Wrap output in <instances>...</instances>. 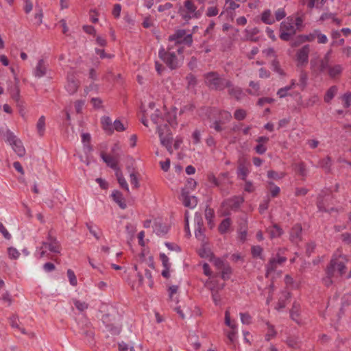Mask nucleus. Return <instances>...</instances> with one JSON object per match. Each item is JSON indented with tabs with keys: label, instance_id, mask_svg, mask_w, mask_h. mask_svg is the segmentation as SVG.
Wrapping results in <instances>:
<instances>
[{
	"label": "nucleus",
	"instance_id": "obj_44",
	"mask_svg": "<svg viewBox=\"0 0 351 351\" xmlns=\"http://www.w3.org/2000/svg\"><path fill=\"white\" fill-rule=\"evenodd\" d=\"M287 346L291 348L296 349L299 347V341L298 338L295 336H289L287 338L285 341Z\"/></svg>",
	"mask_w": 351,
	"mask_h": 351
},
{
	"label": "nucleus",
	"instance_id": "obj_51",
	"mask_svg": "<svg viewBox=\"0 0 351 351\" xmlns=\"http://www.w3.org/2000/svg\"><path fill=\"white\" fill-rule=\"evenodd\" d=\"M341 99L343 101V107L346 108H349L351 106V91L345 93Z\"/></svg>",
	"mask_w": 351,
	"mask_h": 351
},
{
	"label": "nucleus",
	"instance_id": "obj_50",
	"mask_svg": "<svg viewBox=\"0 0 351 351\" xmlns=\"http://www.w3.org/2000/svg\"><path fill=\"white\" fill-rule=\"evenodd\" d=\"M224 332L226 333V337L230 341V343H233L236 339L237 328L234 330L229 329L228 330H225Z\"/></svg>",
	"mask_w": 351,
	"mask_h": 351
},
{
	"label": "nucleus",
	"instance_id": "obj_53",
	"mask_svg": "<svg viewBox=\"0 0 351 351\" xmlns=\"http://www.w3.org/2000/svg\"><path fill=\"white\" fill-rule=\"evenodd\" d=\"M269 185L270 186V193H271V195L273 197H277L279 193H280V188L275 185L273 182H269Z\"/></svg>",
	"mask_w": 351,
	"mask_h": 351
},
{
	"label": "nucleus",
	"instance_id": "obj_43",
	"mask_svg": "<svg viewBox=\"0 0 351 351\" xmlns=\"http://www.w3.org/2000/svg\"><path fill=\"white\" fill-rule=\"evenodd\" d=\"M36 128L38 134L40 136H43L45 130V117L44 116H41L39 118L36 124Z\"/></svg>",
	"mask_w": 351,
	"mask_h": 351
},
{
	"label": "nucleus",
	"instance_id": "obj_16",
	"mask_svg": "<svg viewBox=\"0 0 351 351\" xmlns=\"http://www.w3.org/2000/svg\"><path fill=\"white\" fill-rule=\"evenodd\" d=\"M302 228L300 223H296L289 232V240L293 244H298L302 241Z\"/></svg>",
	"mask_w": 351,
	"mask_h": 351
},
{
	"label": "nucleus",
	"instance_id": "obj_24",
	"mask_svg": "<svg viewBox=\"0 0 351 351\" xmlns=\"http://www.w3.org/2000/svg\"><path fill=\"white\" fill-rule=\"evenodd\" d=\"M9 324L13 328H16L23 334H27L26 330L20 326L19 317L16 315L13 314L9 317Z\"/></svg>",
	"mask_w": 351,
	"mask_h": 351
},
{
	"label": "nucleus",
	"instance_id": "obj_40",
	"mask_svg": "<svg viewBox=\"0 0 351 351\" xmlns=\"http://www.w3.org/2000/svg\"><path fill=\"white\" fill-rule=\"evenodd\" d=\"M225 324L230 328V329H237V326L235 320H232L230 318V313L228 309L225 311Z\"/></svg>",
	"mask_w": 351,
	"mask_h": 351
},
{
	"label": "nucleus",
	"instance_id": "obj_45",
	"mask_svg": "<svg viewBox=\"0 0 351 351\" xmlns=\"http://www.w3.org/2000/svg\"><path fill=\"white\" fill-rule=\"evenodd\" d=\"M219 9L217 4L209 6L206 11V16L208 17L215 16L219 14Z\"/></svg>",
	"mask_w": 351,
	"mask_h": 351
},
{
	"label": "nucleus",
	"instance_id": "obj_64",
	"mask_svg": "<svg viewBox=\"0 0 351 351\" xmlns=\"http://www.w3.org/2000/svg\"><path fill=\"white\" fill-rule=\"evenodd\" d=\"M121 11V5L120 4L117 3V4L114 5V7H113V9L112 11V14L113 15V16L115 19H118L120 16Z\"/></svg>",
	"mask_w": 351,
	"mask_h": 351
},
{
	"label": "nucleus",
	"instance_id": "obj_4",
	"mask_svg": "<svg viewBox=\"0 0 351 351\" xmlns=\"http://www.w3.org/2000/svg\"><path fill=\"white\" fill-rule=\"evenodd\" d=\"M205 83L211 90L222 91L228 85L230 80L221 77L217 72H208L204 74Z\"/></svg>",
	"mask_w": 351,
	"mask_h": 351
},
{
	"label": "nucleus",
	"instance_id": "obj_25",
	"mask_svg": "<svg viewBox=\"0 0 351 351\" xmlns=\"http://www.w3.org/2000/svg\"><path fill=\"white\" fill-rule=\"evenodd\" d=\"M244 199L239 196H234L228 200V206L231 210H237L239 208Z\"/></svg>",
	"mask_w": 351,
	"mask_h": 351
},
{
	"label": "nucleus",
	"instance_id": "obj_9",
	"mask_svg": "<svg viewBox=\"0 0 351 351\" xmlns=\"http://www.w3.org/2000/svg\"><path fill=\"white\" fill-rule=\"evenodd\" d=\"M280 249L274 257L269 259L265 265L266 273L265 277L269 278L271 274L274 273L279 265H283L287 261V258L280 255Z\"/></svg>",
	"mask_w": 351,
	"mask_h": 351
},
{
	"label": "nucleus",
	"instance_id": "obj_62",
	"mask_svg": "<svg viewBox=\"0 0 351 351\" xmlns=\"http://www.w3.org/2000/svg\"><path fill=\"white\" fill-rule=\"evenodd\" d=\"M286 16V12L284 8H279L275 12V19L276 21H279L281 19H284Z\"/></svg>",
	"mask_w": 351,
	"mask_h": 351
},
{
	"label": "nucleus",
	"instance_id": "obj_2",
	"mask_svg": "<svg viewBox=\"0 0 351 351\" xmlns=\"http://www.w3.org/2000/svg\"><path fill=\"white\" fill-rule=\"evenodd\" d=\"M347 261L344 256H332L325 269L326 276L322 279L326 287H329L340 277H343L346 274Z\"/></svg>",
	"mask_w": 351,
	"mask_h": 351
},
{
	"label": "nucleus",
	"instance_id": "obj_32",
	"mask_svg": "<svg viewBox=\"0 0 351 351\" xmlns=\"http://www.w3.org/2000/svg\"><path fill=\"white\" fill-rule=\"evenodd\" d=\"M338 88L337 86H330L326 91L324 100L326 103H330L337 93Z\"/></svg>",
	"mask_w": 351,
	"mask_h": 351
},
{
	"label": "nucleus",
	"instance_id": "obj_6",
	"mask_svg": "<svg viewBox=\"0 0 351 351\" xmlns=\"http://www.w3.org/2000/svg\"><path fill=\"white\" fill-rule=\"evenodd\" d=\"M149 116L151 120L153 121V123L156 125H158V128L160 127L162 125L163 122L165 120L166 117V112L164 110V111H162L159 109H156L154 112H149L148 110H145L143 111V115L141 117V123L145 125L147 127V117Z\"/></svg>",
	"mask_w": 351,
	"mask_h": 351
},
{
	"label": "nucleus",
	"instance_id": "obj_19",
	"mask_svg": "<svg viewBox=\"0 0 351 351\" xmlns=\"http://www.w3.org/2000/svg\"><path fill=\"white\" fill-rule=\"evenodd\" d=\"M159 137L160 139L161 144L165 146L168 152L170 153L173 152L172 147H171V141H172V136L171 134H167L166 135L164 134L163 129H162L160 127L158 128Z\"/></svg>",
	"mask_w": 351,
	"mask_h": 351
},
{
	"label": "nucleus",
	"instance_id": "obj_37",
	"mask_svg": "<svg viewBox=\"0 0 351 351\" xmlns=\"http://www.w3.org/2000/svg\"><path fill=\"white\" fill-rule=\"evenodd\" d=\"M261 21L265 24L271 25L274 23L275 19L269 10H265L261 14Z\"/></svg>",
	"mask_w": 351,
	"mask_h": 351
},
{
	"label": "nucleus",
	"instance_id": "obj_54",
	"mask_svg": "<svg viewBox=\"0 0 351 351\" xmlns=\"http://www.w3.org/2000/svg\"><path fill=\"white\" fill-rule=\"evenodd\" d=\"M271 66L275 72L279 73L281 75H285L282 69L280 68V62L276 59H274L271 62Z\"/></svg>",
	"mask_w": 351,
	"mask_h": 351
},
{
	"label": "nucleus",
	"instance_id": "obj_13",
	"mask_svg": "<svg viewBox=\"0 0 351 351\" xmlns=\"http://www.w3.org/2000/svg\"><path fill=\"white\" fill-rule=\"evenodd\" d=\"M228 85L226 86V88L228 90V95L237 101H240L245 95L243 89L238 86H235L230 80L228 81Z\"/></svg>",
	"mask_w": 351,
	"mask_h": 351
},
{
	"label": "nucleus",
	"instance_id": "obj_26",
	"mask_svg": "<svg viewBox=\"0 0 351 351\" xmlns=\"http://www.w3.org/2000/svg\"><path fill=\"white\" fill-rule=\"evenodd\" d=\"M232 225V220L230 218H226L222 220L218 226V231L221 234L227 233Z\"/></svg>",
	"mask_w": 351,
	"mask_h": 351
},
{
	"label": "nucleus",
	"instance_id": "obj_20",
	"mask_svg": "<svg viewBox=\"0 0 351 351\" xmlns=\"http://www.w3.org/2000/svg\"><path fill=\"white\" fill-rule=\"evenodd\" d=\"M101 157L104 160V161L107 164V165L112 168V169H116L119 167V159L117 156L107 154L105 152H102L101 153Z\"/></svg>",
	"mask_w": 351,
	"mask_h": 351
},
{
	"label": "nucleus",
	"instance_id": "obj_10",
	"mask_svg": "<svg viewBox=\"0 0 351 351\" xmlns=\"http://www.w3.org/2000/svg\"><path fill=\"white\" fill-rule=\"evenodd\" d=\"M206 287L211 291L212 298L215 305H219L221 302V296L219 294V290L222 289L223 284L216 285L215 280H208L205 284Z\"/></svg>",
	"mask_w": 351,
	"mask_h": 351
},
{
	"label": "nucleus",
	"instance_id": "obj_48",
	"mask_svg": "<svg viewBox=\"0 0 351 351\" xmlns=\"http://www.w3.org/2000/svg\"><path fill=\"white\" fill-rule=\"evenodd\" d=\"M285 173L283 172L278 173V172L273 171V170H270L267 172L268 178L270 179L276 180L282 179V178L285 177Z\"/></svg>",
	"mask_w": 351,
	"mask_h": 351
},
{
	"label": "nucleus",
	"instance_id": "obj_59",
	"mask_svg": "<svg viewBox=\"0 0 351 351\" xmlns=\"http://www.w3.org/2000/svg\"><path fill=\"white\" fill-rule=\"evenodd\" d=\"M160 260L161 261L164 268L171 267V263H169V258L164 253L160 254Z\"/></svg>",
	"mask_w": 351,
	"mask_h": 351
},
{
	"label": "nucleus",
	"instance_id": "obj_34",
	"mask_svg": "<svg viewBox=\"0 0 351 351\" xmlns=\"http://www.w3.org/2000/svg\"><path fill=\"white\" fill-rule=\"evenodd\" d=\"M300 304L293 303V306L290 311L291 318L297 323H300Z\"/></svg>",
	"mask_w": 351,
	"mask_h": 351
},
{
	"label": "nucleus",
	"instance_id": "obj_52",
	"mask_svg": "<svg viewBox=\"0 0 351 351\" xmlns=\"http://www.w3.org/2000/svg\"><path fill=\"white\" fill-rule=\"evenodd\" d=\"M241 321L243 324H250L252 323V316L248 313H240Z\"/></svg>",
	"mask_w": 351,
	"mask_h": 351
},
{
	"label": "nucleus",
	"instance_id": "obj_15",
	"mask_svg": "<svg viewBox=\"0 0 351 351\" xmlns=\"http://www.w3.org/2000/svg\"><path fill=\"white\" fill-rule=\"evenodd\" d=\"M249 162L244 158H239L238 160L237 176L242 180H245L250 173Z\"/></svg>",
	"mask_w": 351,
	"mask_h": 351
},
{
	"label": "nucleus",
	"instance_id": "obj_55",
	"mask_svg": "<svg viewBox=\"0 0 351 351\" xmlns=\"http://www.w3.org/2000/svg\"><path fill=\"white\" fill-rule=\"evenodd\" d=\"M67 276H68L70 284L73 286H76L77 284V278H76L73 271H72L70 269H68L67 270Z\"/></svg>",
	"mask_w": 351,
	"mask_h": 351
},
{
	"label": "nucleus",
	"instance_id": "obj_36",
	"mask_svg": "<svg viewBox=\"0 0 351 351\" xmlns=\"http://www.w3.org/2000/svg\"><path fill=\"white\" fill-rule=\"evenodd\" d=\"M326 197L322 195H319L317 200V206L319 211L322 212H329V209L328 208V205L326 204Z\"/></svg>",
	"mask_w": 351,
	"mask_h": 351
},
{
	"label": "nucleus",
	"instance_id": "obj_58",
	"mask_svg": "<svg viewBox=\"0 0 351 351\" xmlns=\"http://www.w3.org/2000/svg\"><path fill=\"white\" fill-rule=\"evenodd\" d=\"M11 97L13 100L18 102L20 99V90L17 85H16L11 92Z\"/></svg>",
	"mask_w": 351,
	"mask_h": 351
},
{
	"label": "nucleus",
	"instance_id": "obj_42",
	"mask_svg": "<svg viewBox=\"0 0 351 351\" xmlns=\"http://www.w3.org/2000/svg\"><path fill=\"white\" fill-rule=\"evenodd\" d=\"M267 331L265 335L266 341H269L271 339L276 337L277 332L275 330L274 326L271 324L269 322H267Z\"/></svg>",
	"mask_w": 351,
	"mask_h": 351
},
{
	"label": "nucleus",
	"instance_id": "obj_30",
	"mask_svg": "<svg viewBox=\"0 0 351 351\" xmlns=\"http://www.w3.org/2000/svg\"><path fill=\"white\" fill-rule=\"evenodd\" d=\"M250 88L246 92L251 95L258 96L260 95V84L258 82L250 81L249 83Z\"/></svg>",
	"mask_w": 351,
	"mask_h": 351
},
{
	"label": "nucleus",
	"instance_id": "obj_8",
	"mask_svg": "<svg viewBox=\"0 0 351 351\" xmlns=\"http://www.w3.org/2000/svg\"><path fill=\"white\" fill-rule=\"evenodd\" d=\"M203 7L197 10V7L193 0H186L184 3V9L182 10V16L185 20L192 18H199L202 14Z\"/></svg>",
	"mask_w": 351,
	"mask_h": 351
},
{
	"label": "nucleus",
	"instance_id": "obj_3",
	"mask_svg": "<svg viewBox=\"0 0 351 351\" xmlns=\"http://www.w3.org/2000/svg\"><path fill=\"white\" fill-rule=\"evenodd\" d=\"M202 110L208 119H215L210 127L217 132H222L225 129L223 125L230 122L232 119L231 113L225 110H219L215 107H204Z\"/></svg>",
	"mask_w": 351,
	"mask_h": 351
},
{
	"label": "nucleus",
	"instance_id": "obj_17",
	"mask_svg": "<svg viewBox=\"0 0 351 351\" xmlns=\"http://www.w3.org/2000/svg\"><path fill=\"white\" fill-rule=\"evenodd\" d=\"M181 199L184 206L194 208L197 204V199L195 196L190 195L189 191L182 189L181 193Z\"/></svg>",
	"mask_w": 351,
	"mask_h": 351
},
{
	"label": "nucleus",
	"instance_id": "obj_11",
	"mask_svg": "<svg viewBox=\"0 0 351 351\" xmlns=\"http://www.w3.org/2000/svg\"><path fill=\"white\" fill-rule=\"evenodd\" d=\"M310 53V45H305L298 50L296 53V60L298 66H306L308 62V55Z\"/></svg>",
	"mask_w": 351,
	"mask_h": 351
},
{
	"label": "nucleus",
	"instance_id": "obj_12",
	"mask_svg": "<svg viewBox=\"0 0 351 351\" xmlns=\"http://www.w3.org/2000/svg\"><path fill=\"white\" fill-rule=\"evenodd\" d=\"M80 86V80L76 77L73 73H69L67 75V84L66 89L70 95L77 93Z\"/></svg>",
	"mask_w": 351,
	"mask_h": 351
},
{
	"label": "nucleus",
	"instance_id": "obj_33",
	"mask_svg": "<svg viewBox=\"0 0 351 351\" xmlns=\"http://www.w3.org/2000/svg\"><path fill=\"white\" fill-rule=\"evenodd\" d=\"M319 166L324 169L326 173H329L330 171V167L332 166L331 157L327 156L326 158L319 160Z\"/></svg>",
	"mask_w": 351,
	"mask_h": 351
},
{
	"label": "nucleus",
	"instance_id": "obj_47",
	"mask_svg": "<svg viewBox=\"0 0 351 351\" xmlns=\"http://www.w3.org/2000/svg\"><path fill=\"white\" fill-rule=\"evenodd\" d=\"M317 33V29H315L307 35H300V39L302 40V41L313 42L316 39Z\"/></svg>",
	"mask_w": 351,
	"mask_h": 351
},
{
	"label": "nucleus",
	"instance_id": "obj_46",
	"mask_svg": "<svg viewBox=\"0 0 351 351\" xmlns=\"http://www.w3.org/2000/svg\"><path fill=\"white\" fill-rule=\"evenodd\" d=\"M240 5L234 0H226L225 7L227 12L234 11Z\"/></svg>",
	"mask_w": 351,
	"mask_h": 351
},
{
	"label": "nucleus",
	"instance_id": "obj_29",
	"mask_svg": "<svg viewBox=\"0 0 351 351\" xmlns=\"http://www.w3.org/2000/svg\"><path fill=\"white\" fill-rule=\"evenodd\" d=\"M311 65L312 69H313L315 71H317L319 73H325L326 72L327 73V70H328L329 64H326L319 60V64L317 66L315 61L312 60L311 61Z\"/></svg>",
	"mask_w": 351,
	"mask_h": 351
},
{
	"label": "nucleus",
	"instance_id": "obj_38",
	"mask_svg": "<svg viewBox=\"0 0 351 351\" xmlns=\"http://www.w3.org/2000/svg\"><path fill=\"white\" fill-rule=\"evenodd\" d=\"M263 248L260 245H253L251 247V254L254 258H260L263 260Z\"/></svg>",
	"mask_w": 351,
	"mask_h": 351
},
{
	"label": "nucleus",
	"instance_id": "obj_1",
	"mask_svg": "<svg viewBox=\"0 0 351 351\" xmlns=\"http://www.w3.org/2000/svg\"><path fill=\"white\" fill-rule=\"evenodd\" d=\"M192 44V34L185 29H178L169 36L167 48L159 49L158 56L169 69L176 70L183 64L185 47Z\"/></svg>",
	"mask_w": 351,
	"mask_h": 351
},
{
	"label": "nucleus",
	"instance_id": "obj_31",
	"mask_svg": "<svg viewBox=\"0 0 351 351\" xmlns=\"http://www.w3.org/2000/svg\"><path fill=\"white\" fill-rule=\"evenodd\" d=\"M295 86V80H292L291 82V84L289 85V86H286L283 88H280L278 92H277V95L280 97V98H283V97H287V95H289V91L293 88Z\"/></svg>",
	"mask_w": 351,
	"mask_h": 351
},
{
	"label": "nucleus",
	"instance_id": "obj_39",
	"mask_svg": "<svg viewBox=\"0 0 351 351\" xmlns=\"http://www.w3.org/2000/svg\"><path fill=\"white\" fill-rule=\"evenodd\" d=\"M215 217V211L213 208L210 207H206L205 210V218L207 220L208 224L210 226V228H213L214 223H213V219Z\"/></svg>",
	"mask_w": 351,
	"mask_h": 351
},
{
	"label": "nucleus",
	"instance_id": "obj_56",
	"mask_svg": "<svg viewBox=\"0 0 351 351\" xmlns=\"http://www.w3.org/2000/svg\"><path fill=\"white\" fill-rule=\"evenodd\" d=\"M317 37H316V39L317 40V43L319 44H326L328 43V38L327 36L322 34L320 30L317 29Z\"/></svg>",
	"mask_w": 351,
	"mask_h": 351
},
{
	"label": "nucleus",
	"instance_id": "obj_14",
	"mask_svg": "<svg viewBox=\"0 0 351 351\" xmlns=\"http://www.w3.org/2000/svg\"><path fill=\"white\" fill-rule=\"evenodd\" d=\"M8 141L12 145L14 151L16 153V154L22 157L25 154V149L23 145L22 142L18 139L14 135L12 134H10L8 136Z\"/></svg>",
	"mask_w": 351,
	"mask_h": 351
},
{
	"label": "nucleus",
	"instance_id": "obj_27",
	"mask_svg": "<svg viewBox=\"0 0 351 351\" xmlns=\"http://www.w3.org/2000/svg\"><path fill=\"white\" fill-rule=\"evenodd\" d=\"M268 232L271 238L280 237L284 232L280 226L275 223L268 228Z\"/></svg>",
	"mask_w": 351,
	"mask_h": 351
},
{
	"label": "nucleus",
	"instance_id": "obj_22",
	"mask_svg": "<svg viewBox=\"0 0 351 351\" xmlns=\"http://www.w3.org/2000/svg\"><path fill=\"white\" fill-rule=\"evenodd\" d=\"M293 169L297 175L303 178V180L306 177L307 170L306 165L304 162L302 161L300 162L294 163L293 165Z\"/></svg>",
	"mask_w": 351,
	"mask_h": 351
},
{
	"label": "nucleus",
	"instance_id": "obj_18",
	"mask_svg": "<svg viewBox=\"0 0 351 351\" xmlns=\"http://www.w3.org/2000/svg\"><path fill=\"white\" fill-rule=\"evenodd\" d=\"M343 68L341 64H333L331 65L329 64L327 75L330 77V78L337 80H339L342 74Z\"/></svg>",
	"mask_w": 351,
	"mask_h": 351
},
{
	"label": "nucleus",
	"instance_id": "obj_7",
	"mask_svg": "<svg viewBox=\"0 0 351 351\" xmlns=\"http://www.w3.org/2000/svg\"><path fill=\"white\" fill-rule=\"evenodd\" d=\"M296 32L293 25V19L288 17L286 21L281 23L280 26V38L284 41H289Z\"/></svg>",
	"mask_w": 351,
	"mask_h": 351
},
{
	"label": "nucleus",
	"instance_id": "obj_21",
	"mask_svg": "<svg viewBox=\"0 0 351 351\" xmlns=\"http://www.w3.org/2000/svg\"><path fill=\"white\" fill-rule=\"evenodd\" d=\"M47 65L43 59L38 60L34 70V74L36 77H42L47 73Z\"/></svg>",
	"mask_w": 351,
	"mask_h": 351
},
{
	"label": "nucleus",
	"instance_id": "obj_57",
	"mask_svg": "<svg viewBox=\"0 0 351 351\" xmlns=\"http://www.w3.org/2000/svg\"><path fill=\"white\" fill-rule=\"evenodd\" d=\"M228 262H226L221 258H217L213 260V264L216 267V268L221 271L223 267H225L226 264H228Z\"/></svg>",
	"mask_w": 351,
	"mask_h": 351
},
{
	"label": "nucleus",
	"instance_id": "obj_49",
	"mask_svg": "<svg viewBox=\"0 0 351 351\" xmlns=\"http://www.w3.org/2000/svg\"><path fill=\"white\" fill-rule=\"evenodd\" d=\"M247 116L246 110L239 108L237 109L234 113V117L238 121H243Z\"/></svg>",
	"mask_w": 351,
	"mask_h": 351
},
{
	"label": "nucleus",
	"instance_id": "obj_35",
	"mask_svg": "<svg viewBox=\"0 0 351 351\" xmlns=\"http://www.w3.org/2000/svg\"><path fill=\"white\" fill-rule=\"evenodd\" d=\"M245 32V40L253 42L258 41V38L256 37V35L259 32V30L256 27L252 28L251 29H246Z\"/></svg>",
	"mask_w": 351,
	"mask_h": 351
},
{
	"label": "nucleus",
	"instance_id": "obj_28",
	"mask_svg": "<svg viewBox=\"0 0 351 351\" xmlns=\"http://www.w3.org/2000/svg\"><path fill=\"white\" fill-rule=\"evenodd\" d=\"M101 126L106 132L112 134L113 132V124L109 117H104L101 119Z\"/></svg>",
	"mask_w": 351,
	"mask_h": 351
},
{
	"label": "nucleus",
	"instance_id": "obj_63",
	"mask_svg": "<svg viewBox=\"0 0 351 351\" xmlns=\"http://www.w3.org/2000/svg\"><path fill=\"white\" fill-rule=\"evenodd\" d=\"M8 253L9 257L10 258H13V259L17 258L20 255V253L19 252V251L14 247H9L8 249Z\"/></svg>",
	"mask_w": 351,
	"mask_h": 351
},
{
	"label": "nucleus",
	"instance_id": "obj_5",
	"mask_svg": "<svg viewBox=\"0 0 351 351\" xmlns=\"http://www.w3.org/2000/svg\"><path fill=\"white\" fill-rule=\"evenodd\" d=\"M47 250L53 253H60L61 250V245L56 237L53 236L52 230L48 232L47 241L42 242V245L40 248V258L45 256Z\"/></svg>",
	"mask_w": 351,
	"mask_h": 351
},
{
	"label": "nucleus",
	"instance_id": "obj_41",
	"mask_svg": "<svg viewBox=\"0 0 351 351\" xmlns=\"http://www.w3.org/2000/svg\"><path fill=\"white\" fill-rule=\"evenodd\" d=\"M221 271V277L223 280H228L230 278L232 274V268L229 263L226 264L224 267L222 268Z\"/></svg>",
	"mask_w": 351,
	"mask_h": 351
},
{
	"label": "nucleus",
	"instance_id": "obj_60",
	"mask_svg": "<svg viewBox=\"0 0 351 351\" xmlns=\"http://www.w3.org/2000/svg\"><path fill=\"white\" fill-rule=\"evenodd\" d=\"M123 132L125 130L123 123L120 120H115L113 123V131Z\"/></svg>",
	"mask_w": 351,
	"mask_h": 351
},
{
	"label": "nucleus",
	"instance_id": "obj_23",
	"mask_svg": "<svg viewBox=\"0 0 351 351\" xmlns=\"http://www.w3.org/2000/svg\"><path fill=\"white\" fill-rule=\"evenodd\" d=\"M112 197L113 200L121 208L124 209L126 208L127 204L125 199L120 191H114L112 194Z\"/></svg>",
	"mask_w": 351,
	"mask_h": 351
},
{
	"label": "nucleus",
	"instance_id": "obj_61",
	"mask_svg": "<svg viewBox=\"0 0 351 351\" xmlns=\"http://www.w3.org/2000/svg\"><path fill=\"white\" fill-rule=\"evenodd\" d=\"M274 101V99L271 97H261L259 98L257 101V105L260 106H264L265 104H272Z\"/></svg>",
	"mask_w": 351,
	"mask_h": 351
}]
</instances>
